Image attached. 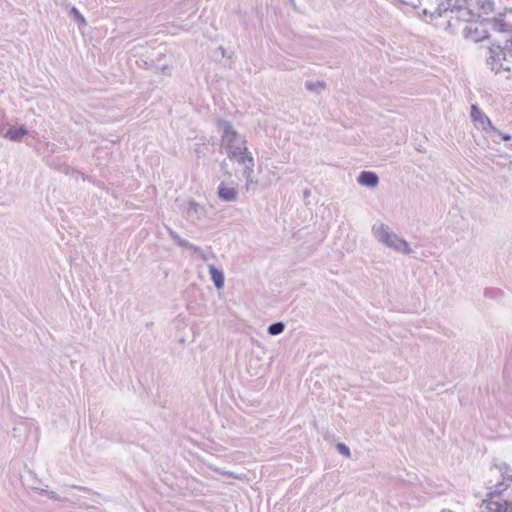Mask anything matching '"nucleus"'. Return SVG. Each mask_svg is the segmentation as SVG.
<instances>
[{"label": "nucleus", "mask_w": 512, "mask_h": 512, "mask_svg": "<svg viewBox=\"0 0 512 512\" xmlns=\"http://www.w3.org/2000/svg\"><path fill=\"white\" fill-rule=\"evenodd\" d=\"M499 17L484 18L492 34L491 45L487 46L486 65L495 74L511 72L512 65V24Z\"/></svg>", "instance_id": "nucleus-1"}, {"label": "nucleus", "mask_w": 512, "mask_h": 512, "mask_svg": "<svg viewBox=\"0 0 512 512\" xmlns=\"http://www.w3.org/2000/svg\"><path fill=\"white\" fill-rule=\"evenodd\" d=\"M217 126L222 130L221 144L230 160L235 161L243 157V155L250 153L246 146L245 137L234 129L230 121L218 119Z\"/></svg>", "instance_id": "nucleus-2"}, {"label": "nucleus", "mask_w": 512, "mask_h": 512, "mask_svg": "<svg viewBox=\"0 0 512 512\" xmlns=\"http://www.w3.org/2000/svg\"><path fill=\"white\" fill-rule=\"evenodd\" d=\"M490 474L495 476L497 481L494 482L492 479H489L486 483V488L489 492L486 495V498H490L491 500H502L500 496L507 488L512 484V473L510 472V467L507 463H495L490 468Z\"/></svg>", "instance_id": "nucleus-3"}, {"label": "nucleus", "mask_w": 512, "mask_h": 512, "mask_svg": "<svg viewBox=\"0 0 512 512\" xmlns=\"http://www.w3.org/2000/svg\"><path fill=\"white\" fill-rule=\"evenodd\" d=\"M372 231L374 233V236L378 239V241L383 243L387 247L407 255L412 253V249L410 248L409 243L404 239L400 238L394 232L390 231L387 225L383 223H380L379 225H374Z\"/></svg>", "instance_id": "nucleus-4"}, {"label": "nucleus", "mask_w": 512, "mask_h": 512, "mask_svg": "<svg viewBox=\"0 0 512 512\" xmlns=\"http://www.w3.org/2000/svg\"><path fill=\"white\" fill-rule=\"evenodd\" d=\"M463 36L474 43L487 40L491 45L492 33L487 28V24H484V18L468 24L463 30Z\"/></svg>", "instance_id": "nucleus-5"}, {"label": "nucleus", "mask_w": 512, "mask_h": 512, "mask_svg": "<svg viewBox=\"0 0 512 512\" xmlns=\"http://www.w3.org/2000/svg\"><path fill=\"white\" fill-rule=\"evenodd\" d=\"M480 512H512V501L485 498L480 505Z\"/></svg>", "instance_id": "nucleus-6"}, {"label": "nucleus", "mask_w": 512, "mask_h": 512, "mask_svg": "<svg viewBox=\"0 0 512 512\" xmlns=\"http://www.w3.org/2000/svg\"><path fill=\"white\" fill-rule=\"evenodd\" d=\"M471 119L476 125H479L486 134H489L490 129H494L489 117L475 104L471 105Z\"/></svg>", "instance_id": "nucleus-7"}, {"label": "nucleus", "mask_w": 512, "mask_h": 512, "mask_svg": "<svg viewBox=\"0 0 512 512\" xmlns=\"http://www.w3.org/2000/svg\"><path fill=\"white\" fill-rule=\"evenodd\" d=\"M184 212L186 214V218L191 222L195 223L200 221L205 217L206 210L203 206L195 202L194 200H190L184 208Z\"/></svg>", "instance_id": "nucleus-8"}, {"label": "nucleus", "mask_w": 512, "mask_h": 512, "mask_svg": "<svg viewBox=\"0 0 512 512\" xmlns=\"http://www.w3.org/2000/svg\"><path fill=\"white\" fill-rule=\"evenodd\" d=\"M238 163L243 164L245 166L243 171V176L246 179L247 185L250 183H253V173H254V158L250 153L243 155V157H240L236 160Z\"/></svg>", "instance_id": "nucleus-9"}, {"label": "nucleus", "mask_w": 512, "mask_h": 512, "mask_svg": "<svg viewBox=\"0 0 512 512\" xmlns=\"http://www.w3.org/2000/svg\"><path fill=\"white\" fill-rule=\"evenodd\" d=\"M357 182L367 188H375L379 184V177L373 171H362L357 177Z\"/></svg>", "instance_id": "nucleus-10"}, {"label": "nucleus", "mask_w": 512, "mask_h": 512, "mask_svg": "<svg viewBox=\"0 0 512 512\" xmlns=\"http://www.w3.org/2000/svg\"><path fill=\"white\" fill-rule=\"evenodd\" d=\"M217 194L222 201L231 202L236 200L238 191L235 187H228L224 182H221Z\"/></svg>", "instance_id": "nucleus-11"}, {"label": "nucleus", "mask_w": 512, "mask_h": 512, "mask_svg": "<svg viewBox=\"0 0 512 512\" xmlns=\"http://www.w3.org/2000/svg\"><path fill=\"white\" fill-rule=\"evenodd\" d=\"M27 133L28 130L25 125L19 127L10 126L3 134V137L13 142H20Z\"/></svg>", "instance_id": "nucleus-12"}, {"label": "nucleus", "mask_w": 512, "mask_h": 512, "mask_svg": "<svg viewBox=\"0 0 512 512\" xmlns=\"http://www.w3.org/2000/svg\"><path fill=\"white\" fill-rule=\"evenodd\" d=\"M209 274L211 276V280L213 281L215 287L217 289H222L225 283V277L222 270L215 267L214 264L208 265Z\"/></svg>", "instance_id": "nucleus-13"}, {"label": "nucleus", "mask_w": 512, "mask_h": 512, "mask_svg": "<svg viewBox=\"0 0 512 512\" xmlns=\"http://www.w3.org/2000/svg\"><path fill=\"white\" fill-rule=\"evenodd\" d=\"M436 8L435 13L437 16L441 17L443 13L453 9V2L452 0H436Z\"/></svg>", "instance_id": "nucleus-14"}, {"label": "nucleus", "mask_w": 512, "mask_h": 512, "mask_svg": "<svg viewBox=\"0 0 512 512\" xmlns=\"http://www.w3.org/2000/svg\"><path fill=\"white\" fill-rule=\"evenodd\" d=\"M456 14L458 19L468 22L469 24L476 21L474 20V12L468 6L456 11Z\"/></svg>", "instance_id": "nucleus-15"}, {"label": "nucleus", "mask_w": 512, "mask_h": 512, "mask_svg": "<svg viewBox=\"0 0 512 512\" xmlns=\"http://www.w3.org/2000/svg\"><path fill=\"white\" fill-rule=\"evenodd\" d=\"M305 87L308 91L319 94L326 88V83L324 81H306Z\"/></svg>", "instance_id": "nucleus-16"}, {"label": "nucleus", "mask_w": 512, "mask_h": 512, "mask_svg": "<svg viewBox=\"0 0 512 512\" xmlns=\"http://www.w3.org/2000/svg\"><path fill=\"white\" fill-rule=\"evenodd\" d=\"M69 16L73 18V20L78 24L79 27L86 26L87 22L84 16L80 13V11L72 6L69 10Z\"/></svg>", "instance_id": "nucleus-17"}, {"label": "nucleus", "mask_w": 512, "mask_h": 512, "mask_svg": "<svg viewBox=\"0 0 512 512\" xmlns=\"http://www.w3.org/2000/svg\"><path fill=\"white\" fill-rule=\"evenodd\" d=\"M285 330V324L282 321L274 322L267 328V332L271 336H277L283 333Z\"/></svg>", "instance_id": "nucleus-18"}, {"label": "nucleus", "mask_w": 512, "mask_h": 512, "mask_svg": "<svg viewBox=\"0 0 512 512\" xmlns=\"http://www.w3.org/2000/svg\"><path fill=\"white\" fill-rule=\"evenodd\" d=\"M477 5L484 14H489L494 10V3L491 0H477Z\"/></svg>", "instance_id": "nucleus-19"}, {"label": "nucleus", "mask_w": 512, "mask_h": 512, "mask_svg": "<svg viewBox=\"0 0 512 512\" xmlns=\"http://www.w3.org/2000/svg\"><path fill=\"white\" fill-rule=\"evenodd\" d=\"M484 296L491 299H499L502 297V291L498 288H487L484 291Z\"/></svg>", "instance_id": "nucleus-20"}, {"label": "nucleus", "mask_w": 512, "mask_h": 512, "mask_svg": "<svg viewBox=\"0 0 512 512\" xmlns=\"http://www.w3.org/2000/svg\"><path fill=\"white\" fill-rule=\"evenodd\" d=\"M208 468L213 471V472H216L218 474H222V475H225V476H228V477H232V478H235V479H240L239 476H237L234 472H231V471H224L222 470L221 468L215 466V465H212V464H208Z\"/></svg>", "instance_id": "nucleus-21"}, {"label": "nucleus", "mask_w": 512, "mask_h": 512, "mask_svg": "<svg viewBox=\"0 0 512 512\" xmlns=\"http://www.w3.org/2000/svg\"><path fill=\"white\" fill-rule=\"evenodd\" d=\"M189 250H191L194 254L198 255L204 262L208 261L209 258L207 254H205L204 251L199 246L191 244Z\"/></svg>", "instance_id": "nucleus-22"}, {"label": "nucleus", "mask_w": 512, "mask_h": 512, "mask_svg": "<svg viewBox=\"0 0 512 512\" xmlns=\"http://www.w3.org/2000/svg\"><path fill=\"white\" fill-rule=\"evenodd\" d=\"M42 495H45L47 496L49 499H52V500H55V501H65L66 498H61L60 496H58V494L54 491H49V490H46V489H41V492H40Z\"/></svg>", "instance_id": "nucleus-23"}, {"label": "nucleus", "mask_w": 512, "mask_h": 512, "mask_svg": "<svg viewBox=\"0 0 512 512\" xmlns=\"http://www.w3.org/2000/svg\"><path fill=\"white\" fill-rule=\"evenodd\" d=\"M453 9L452 12H456L468 6V0H452Z\"/></svg>", "instance_id": "nucleus-24"}, {"label": "nucleus", "mask_w": 512, "mask_h": 512, "mask_svg": "<svg viewBox=\"0 0 512 512\" xmlns=\"http://www.w3.org/2000/svg\"><path fill=\"white\" fill-rule=\"evenodd\" d=\"M490 133H494V134H497L498 136L501 137V139L503 141H510L512 139V136L510 134H507V133H503L501 132L499 129H497L496 127H494V129H490L489 130V134Z\"/></svg>", "instance_id": "nucleus-25"}, {"label": "nucleus", "mask_w": 512, "mask_h": 512, "mask_svg": "<svg viewBox=\"0 0 512 512\" xmlns=\"http://www.w3.org/2000/svg\"><path fill=\"white\" fill-rule=\"evenodd\" d=\"M336 448L340 454H342L345 457H350V449L349 447L344 443H338L336 445Z\"/></svg>", "instance_id": "nucleus-26"}, {"label": "nucleus", "mask_w": 512, "mask_h": 512, "mask_svg": "<svg viewBox=\"0 0 512 512\" xmlns=\"http://www.w3.org/2000/svg\"><path fill=\"white\" fill-rule=\"evenodd\" d=\"M167 230H168L169 236L174 240L175 243L181 239L179 234L177 232H175L174 230H172L171 228H168Z\"/></svg>", "instance_id": "nucleus-27"}, {"label": "nucleus", "mask_w": 512, "mask_h": 512, "mask_svg": "<svg viewBox=\"0 0 512 512\" xmlns=\"http://www.w3.org/2000/svg\"><path fill=\"white\" fill-rule=\"evenodd\" d=\"M176 244L182 248H186V249H189V247H191V244L189 241L181 238L179 241L176 242Z\"/></svg>", "instance_id": "nucleus-28"}, {"label": "nucleus", "mask_w": 512, "mask_h": 512, "mask_svg": "<svg viewBox=\"0 0 512 512\" xmlns=\"http://www.w3.org/2000/svg\"><path fill=\"white\" fill-rule=\"evenodd\" d=\"M156 69L158 72H160L162 74H170V67L167 65H164L162 67H157Z\"/></svg>", "instance_id": "nucleus-29"}, {"label": "nucleus", "mask_w": 512, "mask_h": 512, "mask_svg": "<svg viewBox=\"0 0 512 512\" xmlns=\"http://www.w3.org/2000/svg\"><path fill=\"white\" fill-rule=\"evenodd\" d=\"M71 488H74V489H77V490H80V491H84V492H92V490L88 487H85V486H79V485H70Z\"/></svg>", "instance_id": "nucleus-30"}, {"label": "nucleus", "mask_w": 512, "mask_h": 512, "mask_svg": "<svg viewBox=\"0 0 512 512\" xmlns=\"http://www.w3.org/2000/svg\"><path fill=\"white\" fill-rule=\"evenodd\" d=\"M4 133H5V132H4V127H3L2 125H0V135H2V136H3V134H4Z\"/></svg>", "instance_id": "nucleus-31"}, {"label": "nucleus", "mask_w": 512, "mask_h": 512, "mask_svg": "<svg viewBox=\"0 0 512 512\" xmlns=\"http://www.w3.org/2000/svg\"><path fill=\"white\" fill-rule=\"evenodd\" d=\"M226 166H227L226 162H225V161H223V162L221 163V169H225V167H226Z\"/></svg>", "instance_id": "nucleus-32"}, {"label": "nucleus", "mask_w": 512, "mask_h": 512, "mask_svg": "<svg viewBox=\"0 0 512 512\" xmlns=\"http://www.w3.org/2000/svg\"><path fill=\"white\" fill-rule=\"evenodd\" d=\"M304 195H305V196H309V195H310V191H309V190H305V191H304Z\"/></svg>", "instance_id": "nucleus-33"}, {"label": "nucleus", "mask_w": 512, "mask_h": 512, "mask_svg": "<svg viewBox=\"0 0 512 512\" xmlns=\"http://www.w3.org/2000/svg\"><path fill=\"white\" fill-rule=\"evenodd\" d=\"M219 49L222 51V54L224 55L225 50L223 49V47L220 46Z\"/></svg>", "instance_id": "nucleus-34"}]
</instances>
